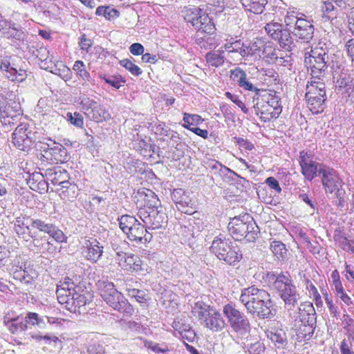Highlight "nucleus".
<instances>
[{"instance_id": "nucleus-26", "label": "nucleus", "mask_w": 354, "mask_h": 354, "mask_svg": "<svg viewBox=\"0 0 354 354\" xmlns=\"http://www.w3.org/2000/svg\"><path fill=\"white\" fill-rule=\"evenodd\" d=\"M138 201L143 202V207L140 209H158L162 207L156 194L150 189H141L137 193Z\"/></svg>"}, {"instance_id": "nucleus-63", "label": "nucleus", "mask_w": 354, "mask_h": 354, "mask_svg": "<svg viewBox=\"0 0 354 354\" xmlns=\"http://www.w3.org/2000/svg\"><path fill=\"white\" fill-rule=\"evenodd\" d=\"M16 73H11V75H7V77L11 81H17L21 82L24 81L27 77L26 71L19 68V70L15 67Z\"/></svg>"}, {"instance_id": "nucleus-50", "label": "nucleus", "mask_w": 354, "mask_h": 354, "mask_svg": "<svg viewBox=\"0 0 354 354\" xmlns=\"http://www.w3.org/2000/svg\"><path fill=\"white\" fill-rule=\"evenodd\" d=\"M73 69L77 73V74L84 81L90 82L91 75L90 73L86 69V66L84 62L81 60H77L74 63Z\"/></svg>"}, {"instance_id": "nucleus-9", "label": "nucleus", "mask_w": 354, "mask_h": 354, "mask_svg": "<svg viewBox=\"0 0 354 354\" xmlns=\"http://www.w3.org/2000/svg\"><path fill=\"white\" fill-rule=\"evenodd\" d=\"M183 17L187 23H190L198 32L211 34L214 31V26L207 14L196 7H186L183 10Z\"/></svg>"}, {"instance_id": "nucleus-62", "label": "nucleus", "mask_w": 354, "mask_h": 354, "mask_svg": "<svg viewBox=\"0 0 354 354\" xmlns=\"http://www.w3.org/2000/svg\"><path fill=\"white\" fill-rule=\"evenodd\" d=\"M225 95L226 96L227 98H228L236 105H237L244 113H248V109L245 106L244 103L239 98L238 95L231 93L230 92L228 91L225 93Z\"/></svg>"}, {"instance_id": "nucleus-7", "label": "nucleus", "mask_w": 354, "mask_h": 354, "mask_svg": "<svg viewBox=\"0 0 354 354\" xmlns=\"http://www.w3.org/2000/svg\"><path fill=\"white\" fill-rule=\"evenodd\" d=\"M119 226L131 241L136 243H149L152 239V234L148 231L145 224H142L136 217L122 215L118 218Z\"/></svg>"}, {"instance_id": "nucleus-43", "label": "nucleus", "mask_w": 354, "mask_h": 354, "mask_svg": "<svg viewBox=\"0 0 354 354\" xmlns=\"http://www.w3.org/2000/svg\"><path fill=\"white\" fill-rule=\"evenodd\" d=\"M27 236L28 239H26V241H29L30 239H32L34 246L39 248V250L42 251L49 250L53 246V244L48 241V240L46 239V236L38 238L36 237V235L32 234L30 231L27 234Z\"/></svg>"}, {"instance_id": "nucleus-6", "label": "nucleus", "mask_w": 354, "mask_h": 354, "mask_svg": "<svg viewBox=\"0 0 354 354\" xmlns=\"http://www.w3.org/2000/svg\"><path fill=\"white\" fill-rule=\"evenodd\" d=\"M210 250L219 260L225 261L230 266L236 265L242 259L243 254L238 246L220 234L214 238L210 247Z\"/></svg>"}, {"instance_id": "nucleus-32", "label": "nucleus", "mask_w": 354, "mask_h": 354, "mask_svg": "<svg viewBox=\"0 0 354 354\" xmlns=\"http://www.w3.org/2000/svg\"><path fill=\"white\" fill-rule=\"evenodd\" d=\"M4 324L12 334H17L19 332L24 331L28 328L26 316L24 318L18 316L15 318L5 319Z\"/></svg>"}, {"instance_id": "nucleus-29", "label": "nucleus", "mask_w": 354, "mask_h": 354, "mask_svg": "<svg viewBox=\"0 0 354 354\" xmlns=\"http://www.w3.org/2000/svg\"><path fill=\"white\" fill-rule=\"evenodd\" d=\"M35 271L32 269H28L24 266L17 267L14 269L12 267V277L14 279L20 281L22 284L26 286H32L35 281Z\"/></svg>"}, {"instance_id": "nucleus-11", "label": "nucleus", "mask_w": 354, "mask_h": 354, "mask_svg": "<svg viewBox=\"0 0 354 354\" xmlns=\"http://www.w3.org/2000/svg\"><path fill=\"white\" fill-rule=\"evenodd\" d=\"M81 105L84 114L96 122H102L110 118L109 113L102 106L88 97H82Z\"/></svg>"}, {"instance_id": "nucleus-48", "label": "nucleus", "mask_w": 354, "mask_h": 354, "mask_svg": "<svg viewBox=\"0 0 354 354\" xmlns=\"http://www.w3.org/2000/svg\"><path fill=\"white\" fill-rule=\"evenodd\" d=\"M26 322L28 324L37 326L40 329H44L46 327V323L44 318L36 313H28L26 315Z\"/></svg>"}, {"instance_id": "nucleus-47", "label": "nucleus", "mask_w": 354, "mask_h": 354, "mask_svg": "<svg viewBox=\"0 0 354 354\" xmlns=\"http://www.w3.org/2000/svg\"><path fill=\"white\" fill-rule=\"evenodd\" d=\"M333 203L340 210L348 209V204L346 199V192L342 187L335 190V198Z\"/></svg>"}, {"instance_id": "nucleus-5", "label": "nucleus", "mask_w": 354, "mask_h": 354, "mask_svg": "<svg viewBox=\"0 0 354 354\" xmlns=\"http://www.w3.org/2000/svg\"><path fill=\"white\" fill-rule=\"evenodd\" d=\"M98 289L104 301L114 310L124 316H131L134 312L133 306L122 294L118 291L113 283L102 280L97 283Z\"/></svg>"}, {"instance_id": "nucleus-15", "label": "nucleus", "mask_w": 354, "mask_h": 354, "mask_svg": "<svg viewBox=\"0 0 354 354\" xmlns=\"http://www.w3.org/2000/svg\"><path fill=\"white\" fill-rule=\"evenodd\" d=\"M80 290L77 289L69 297L68 301L64 303L65 308L71 313H80L79 309L89 304L92 301L93 295L87 290L82 291V293H79Z\"/></svg>"}, {"instance_id": "nucleus-20", "label": "nucleus", "mask_w": 354, "mask_h": 354, "mask_svg": "<svg viewBox=\"0 0 354 354\" xmlns=\"http://www.w3.org/2000/svg\"><path fill=\"white\" fill-rule=\"evenodd\" d=\"M26 124H19L12 134V142L19 149L26 151L31 145L32 140L29 136L30 131L27 132Z\"/></svg>"}, {"instance_id": "nucleus-64", "label": "nucleus", "mask_w": 354, "mask_h": 354, "mask_svg": "<svg viewBox=\"0 0 354 354\" xmlns=\"http://www.w3.org/2000/svg\"><path fill=\"white\" fill-rule=\"evenodd\" d=\"M172 327L179 334L187 330L191 327V325L187 324L185 319H176L172 323Z\"/></svg>"}, {"instance_id": "nucleus-3", "label": "nucleus", "mask_w": 354, "mask_h": 354, "mask_svg": "<svg viewBox=\"0 0 354 354\" xmlns=\"http://www.w3.org/2000/svg\"><path fill=\"white\" fill-rule=\"evenodd\" d=\"M269 287L279 293L288 310L295 307L300 299V294L289 274L268 272L266 278Z\"/></svg>"}, {"instance_id": "nucleus-55", "label": "nucleus", "mask_w": 354, "mask_h": 354, "mask_svg": "<svg viewBox=\"0 0 354 354\" xmlns=\"http://www.w3.org/2000/svg\"><path fill=\"white\" fill-rule=\"evenodd\" d=\"M128 294L130 297H133L140 304H146L148 300V295L145 291L137 288H127Z\"/></svg>"}, {"instance_id": "nucleus-2", "label": "nucleus", "mask_w": 354, "mask_h": 354, "mask_svg": "<svg viewBox=\"0 0 354 354\" xmlns=\"http://www.w3.org/2000/svg\"><path fill=\"white\" fill-rule=\"evenodd\" d=\"M239 301L248 313L259 319H271L276 315L274 302L270 295L255 286L242 289Z\"/></svg>"}, {"instance_id": "nucleus-40", "label": "nucleus", "mask_w": 354, "mask_h": 354, "mask_svg": "<svg viewBox=\"0 0 354 354\" xmlns=\"http://www.w3.org/2000/svg\"><path fill=\"white\" fill-rule=\"evenodd\" d=\"M270 249L278 261H284L287 259L288 250L285 244L281 241H272L270 243Z\"/></svg>"}, {"instance_id": "nucleus-44", "label": "nucleus", "mask_w": 354, "mask_h": 354, "mask_svg": "<svg viewBox=\"0 0 354 354\" xmlns=\"http://www.w3.org/2000/svg\"><path fill=\"white\" fill-rule=\"evenodd\" d=\"M281 52L280 50L276 49L270 45H267L264 46L262 54L266 62L274 64Z\"/></svg>"}, {"instance_id": "nucleus-60", "label": "nucleus", "mask_w": 354, "mask_h": 354, "mask_svg": "<svg viewBox=\"0 0 354 354\" xmlns=\"http://www.w3.org/2000/svg\"><path fill=\"white\" fill-rule=\"evenodd\" d=\"M88 354H104L105 349L99 341H91L87 346Z\"/></svg>"}, {"instance_id": "nucleus-49", "label": "nucleus", "mask_w": 354, "mask_h": 354, "mask_svg": "<svg viewBox=\"0 0 354 354\" xmlns=\"http://www.w3.org/2000/svg\"><path fill=\"white\" fill-rule=\"evenodd\" d=\"M19 113V109H14L10 104L0 106V118L1 123H9L10 118H13L14 113Z\"/></svg>"}, {"instance_id": "nucleus-13", "label": "nucleus", "mask_w": 354, "mask_h": 354, "mask_svg": "<svg viewBox=\"0 0 354 354\" xmlns=\"http://www.w3.org/2000/svg\"><path fill=\"white\" fill-rule=\"evenodd\" d=\"M171 199L177 209L182 213L192 214L196 212L195 202L190 197V193L183 189H174L171 194Z\"/></svg>"}, {"instance_id": "nucleus-61", "label": "nucleus", "mask_w": 354, "mask_h": 354, "mask_svg": "<svg viewBox=\"0 0 354 354\" xmlns=\"http://www.w3.org/2000/svg\"><path fill=\"white\" fill-rule=\"evenodd\" d=\"M66 119L72 124L77 127H82L84 124L83 117L80 113L77 112H75L74 113L68 112L66 113Z\"/></svg>"}, {"instance_id": "nucleus-14", "label": "nucleus", "mask_w": 354, "mask_h": 354, "mask_svg": "<svg viewBox=\"0 0 354 354\" xmlns=\"http://www.w3.org/2000/svg\"><path fill=\"white\" fill-rule=\"evenodd\" d=\"M31 226L41 232L48 234L57 243H66L67 236L54 223L46 222L41 218H31Z\"/></svg>"}, {"instance_id": "nucleus-37", "label": "nucleus", "mask_w": 354, "mask_h": 354, "mask_svg": "<svg viewBox=\"0 0 354 354\" xmlns=\"http://www.w3.org/2000/svg\"><path fill=\"white\" fill-rule=\"evenodd\" d=\"M205 165L207 169L210 170V172L214 175L220 176L226 175L228 172H233L230 168L223 165L221 162L216 160L209 159L205 162Z\"/></svg>"}, {"instance_id": "nucleus-30", "label": "nucleus", "mask_w": 354, "mask_h": 354, "mask_svg": "<svg viewBox=\"0 0 354 354\" xmlns=\"http://www.w3.org/2000/svg\"><path fill=\"white\" fill-rule=\"evenodd\" d=\"M203 324L213 332H219L224 328L225 322L221 314L214 308Z\"/></svg>"}, {"instance_id": "nucleus-19", "label": "nucleus", "mask_w": 354, "mask_h": 354, "mask_svg": "<svg viewBox=\"0 0 354 354\" xmlns=\"http://www.w3.org/2000/svg\"><path fill=\"white\" fill-rule=\"evenodd\" d=\"M256 102L254 104V109L255 110V113L257 115H261V119L264 122L270 121L273 118H277L280 115V111L277 109V111L272 110L271 107H270L269 104L266 102V99L264 97H261V94H259L257 97H253V102Z\"/></svg>"}, {"instance_id": "nucleus-1", "label": "nucleus", "mask_w": 354, "mask_h": 354, "mask_svg": "<svg viewBox=\"0 0 354 354\" xmlns=\"http://www.w3.org/2000/svg\"><path fill=\"white\" fill-rule=\"evenodd\" d=\"M304 62L309 65L312 76L306 85V97H318L319 94L326 96L325 84L320 80L332 64L329 50L322 46H315L310 52L305 53Z\"/></svg>"}, {"instance_id": "nucleus-57", "label": "nucleus", "mask_w": 354, "mask_h": 354, "mask_svg": "<svg viewBox=\"0 0 354 354\" xmlns=\"http://www.w3.org/2000/svg\"><path fill=\"white\" fill-rule=\"evenodd\" d=\"M263 93V95L261 94V97H264V99H266V102L269 104L270 107L272 108V110L274 109V111H277V109H278L281 113V107L279 104V97L267 93L266 91Z\"/></svg>"}, {"instance_id": "nucleus-4", "label": "nucleus", "mask_w": 354, "mask_h": 354, "mask_svg": "<svg viewBox=\"0 0 354 354\" xmlns=\"http://www.w3.org/2000/svg\"><path fill=\"white\" fill-rule=\"evenodd\" d=\"M227 229L232 237L238 241L254 242L260 233L259 227L248 214L231 218Z\"/></svg>"}, {"instance_id": "nucleus-34", "label": "nucleus", "mask_w": 354, "mask_h": 354, "mask_svg": "<svg viewBox=\"0 0 354 354\" xmlns=\"http://www.w3.org/2000/svg\"><path fill=\"white\" fill-rule=\"evenodd\" d=\"M3 37L12 42H21L26 39L27 35L20 25H17L12 21V26H9Z\"/></svg>"}, {"instance_id": "nucleus-28", "label": "nucleus", "mask_w": 354, "mask_h": 354, "mask_svg": "<svg viewBox=\"0 0 354 354\" xmlns=\"http://www.w3.org/2000/svg\"><path fill=\"white\" fill-rule=\"evenodd\" d=\"M36 57L40 61L39 66L41 68L49 71L50 72L57 74V66L55 64L52 58L49 57V50L45 46H41L34 53Z\"/></svg>"}, {"instance_id": "nucleus-45", "label": "nucleus", "mask_w": 354, "mask_h": 354, "mask_svg": "<svg viewBox=\"0 0 354 354\" xmlns=\"http://www.w3.org/2000/svg\"><path fill=\"white\" fill-rule=\"evenodd\" d=\"M183 120L184 124H183L182 126L188 130L192 128L191 126L201 124L204 121L201 115L188 113H183Z\"/></svg>"}, {"instance_id": "nucleus-46", "label": "nucleus", "mask_w": 354, "mask_h": 354, "mask_svg": "<svg viewBox=\"0 0 354 354\" xmlns=\"http://www.w3.org/2000/svg\"><path fill=\"white\" fill-rule=\"evenodd\" d=\"M120 12L115 8L109 6H98L95 10V15L103 16L108 20L117 18Z\"/></svg>"}, {"instance_id": "nucleus-24", "label": "nucleus", "mask_w": 354, "mask_h": 354, "mask_svg": "<svg viewBox=\"0 0 354 354\" xmlns=\"http://www.w3.org/2000/svg\"><path fill=\"white\" fill-rule=\"evenodd\" d=\"M82 253L87 260L95 263L103 254V246L96 239H91L86 241Z\"/></svg>"}, {"instance_id": "nucleus-58", "label": "nucleus", "mask_w": 354, "mask_h": 354, "mask_svg": "<svg viewBox=\"0 0 354 354\" xmlns=\"http://www.w3.org/2000/svg\"><path fill=\"white\" fill-rule=\"evenodd\" d=\"M239 86L245 91L254 92L255 97H257L262 92H265L264 90L257 88L252 82H250V79L248 77V75L245 77V80L239 85Z\"/></svg>"}, {"instance_id": "nucleus-54", "label": "nucleus", "mask_w": 354, "mask_h": 354, "mask_svg": "<svg viewBox=\"0 0 354 354\" xmlns=\"http://www.w3.org/2000/svg\"><path fill=\"white\" fill-rule=\"evenodd\" d=\"M205 58L209 65L214 67H219L224 63V57L215 52L207 53Z\"/></svg>"}, {"instance_id": "nucleus-21", "label": "nucleus", "mask_w": 354, "mask_h": 354, "mask_svg": "<svg viewBox=\"0 0 354 354\" xmlns=\"http://www.w3.org/2000/svg\"><path fill=\"white\" fill-rule=\"evenodd\" d=\"M234 341L248 354H261L265 351L263 343L259 340L253 339L252 337L249 334L246 335V337H236V339H234Z\"/></svg>"}, {"instance_id": "nucleus-33", "label": "nucleus", "mask_w": 354, "mask_h": 354, "mask_svg": "<svg viewBox=\"0 0 354 354\" xmlns=\"http://www.w3.org/2000/svg\"><path fill=\"white\" fill-rule=\"evenodd\" d=\"M213 308L214 307L210 305H208L202 301H198L196 302L194 306L192 307V313L196 318L201 321L203 324L205 319H206L209 315L210 312L212 311Z\"/></svg>"}, {"instance_id": "nucleus-51", "label": "nucleus", "mask_w": 354, "mask_h": 354, "mask_svg": "<svg viewBox=\"0 0 354 354\" xmlns=\"http://www.w3.org/2000/svg\"><path fill=\"white\" fill-rule=\"evenodd\" d=\"M265 30L267 33L275 40L279 38V34L283 30L282 24L277 22L269 23L266 25Z\"/></svg>"}, {"instance_id": "nucleus-38", "label": "nucleus", "mask_w": 354, "mask_h": 354, "mask_svg": "<svg viewBox=\"0 0 354 354\" xmlns=\"http://www.w3.org/2000/svg\"><path fill=\"white\" fill-rule=\"evenodd\" d=\"M79 194V189L77 185L68 183L60 189L59 196L63 200L73 201Z\"/></svg>"}, {"instance_id": "nucleus-17", "label": "nucleus", "mask_w": 354, "mask_h": 354, "mask_svg": "<svg viewBox=\"0 0 354 354\" xmlns=\"http://www.w3.org/2000/svg\"><path fill=\"white\" fill-rule=\"evenodd\" d=\"M322 185L326 193L332 194L339 187H342V180L339 177L336 171L328 167H326L322 171L321 176Z\"/></svg>"}, {"instance_id": "nucleus-59", "label": "nucleus", "mask_w": 354, "mask_h": 354, "mask_svg": "<svg viewBox=\"0 0 354 354\" xmlns=\"http://www.w3.org/2000/svg\"><path fill=\"white\" fill-rule=\"evenodd\" d=\"M15 64L11 62V57H4L0 65V69L2 72H6L7 75H11V73H16L15 71Z\"/></svg>"}, {"instance_id": "nucleus-42", "label": "nucleus", "mask_w": 354, "mask_h": 354, "mask_svg": "<svg viewBox=\"0 0 354 354\" xmlns=\"http://www.w3.org/2000/svg\"><path fill=\"white\" fill-rule=\"evenodd\" d=\"M267 3V0H243L242 1L243 6L247 8L248 10L255 14L263 12Z\"/></svg>"}, {"instance_id": "nucleus-16", "label": "nucleus", "mask_w": 354, "mask_h": 354, "mask_svg": "<svg viewBox=\"0 0 354 354\" xmlns=\"http://www.w3.org/2000/svg\"><path fill=\"white\" fill-rule=\"evenodd\" d=\"M317 315L315 310L311 303H304L299 307L298 316L296 321L299 320L304 326L309 327L311 330L308 333H313L316 324Z\"/></svg>"}, {"instance_id": "nucleus-22", "label": "nucleus", "mask_w": 354, "mask_h": 354, "mask_svg": "<svg viewBox=\"0 0 354 354\" xmlns=\"http://www.w3.org/2000/svg\"><path fill=\"white\" fill-rule=\"evenodd\" d=\"M77 289L80 290V287L76 286L71 279L66 277L63 281H59L57 285L56 295L59 304H64L68 301L69 297Z\"/></svg>"}, {"instance_id": "nucleus-53", "label": "nucleus", "mask_w": 354, "mask_h": 354, "mask_svg": "<svg viewBox=\"0 0 354 354\" xmlns=\"http://www.w3.org/2000/svg\"><path fill=\"white\" fill-rule=\"evenodd\" d=\"M230 80L235 82L238 86L245 80L247 73L240 67H236L230 71Z\"/></svg>"}, {"instance_id": "nucleus-8", "label": "nucleus", "mask_w": 354, "mask_h": 354, "mask_svg": "<svg viewBox=\"0 0 354 354\" xmlns=\"http://www.w3.org/2000/svg\"><path fill=\"white\" fill-rule=\"evenodd\" d=\"M223 312L232 330L236 334L235 339L249 334L250 324L248 318L243 312L230 304L223 306Z\"/></svg>"}, {"instance_id": "nucleus-36", "label": "nucleus", "mask_w": 354, "mask_h": 354, "mask_svg": "<svg viewBox=\"0 0 354 354\" xmlns=\"http://www.w3.org/2000/svg\"><path fill=\"white\" fill-rule=\"evenodd\" d=\"M318 97H306L308 102V106L313 113H319L324 111L325 108L326 96L319 94Z\"/></svg>"}, {"instance_id": "nucleus-56", "label": "nucleus", "mask_w": 354, "mask_h": 354, "mask_svg": "<svg viewBox=\"0 0 354 354\" xmlns=\"http://www.w3.org/2000/svg\"><path fill=\"white\" fill-rule=\"evenodd\" d=\"M120 63L122 66L124 67L135 76H139L142 73L141 68L133 64L130 59H124L121 60Z\"/></svg>"}, {"instance_id": "nucleus-39", "label": "nucleus", "mask_w": 354, "mask_h": 354, "mask_svg": "<svg viewBox=\"0 0 354 354\" xmlns=\"http://www.w3.org/2000/svg\"><path fill=\"white\" fill-rule=\"evenodd\" d=\"M275 40L278 41L280 47L288 52L292 51L293 48L295 47L293 37L287 29H283L279 35V38Z\"/></svg>"}, {"instance_id": "nucleus-10", "label": "nucleus", "mask_w": 354, "mask_h": 354, "mask_svg": "<svg viewBox=\"0 0 354 354\" xmlns=\"http://www.w3.org/2000/svg\"><path fill=\"white\" fill-rule=\"evenodd\" d=\"M137 216L142 221L147 230L164 227L167 223V216L162 207L158 209H139Z\"/></svg>"}, {"instance_id": "nucleus-52", "label": "nucleus", "mask_w": 354, "mask_h": 354, "mask_svg": "<svg viewBox=\"0 0 354 354\" xmlns=\"http://www.w3.org/2000/svg\"><path fill=\"white\" fill-rule=\"evenodd\" d=\"M304 15L295 13V12H288L285 17L284 22L287 26L295 28L299 24V21L304 19Z\"/></svg>"}, {"instance_id": "nucleus-41", "label": "nucleus", "mask_w": 354, "mask_h": 354, "mask_svg": "<svg viewBox=\"0 0 354 354\" xmlns=\"http://www.w3.org/2000/svg\"><path fill=\"white\" fill-rule=\"evenodd\" d=\"M263 46V42L261 40L243 43V48L240 50V55L242 57L252 56L259 52Z\"/></svg>"}, {"instance_id": "nucleus-18", "label": "nucleus", "mask_w": 354, "mask_h": 354, "mask_svg": "<svg viewBox=\"0 0 354 354\" xmlns=\"http://www.w3.org/2000/svg\"><path fill=\"white\" fill-rule=\"evenodd\" d=\"M42 156L51 163H63L68 161L67 149L61 144L53 142V146L48 145V148L43 150Z\"/></svg>"}, {"instance_id": "nucleus-23", "label": "nucleus", "mask_w": 354, "mask_h": 354, "mask_svg": "<svg viewBox=\"0 0 354 354\" xmlns=\"http://www.w3.org/2000/svg\"><path fill=\"white\" fill-rule=\"evenodd\" d=\"M45 178L52 184L59 185L62 187L69 183V174L66 169L61 167L48 168L44 171Z\"/></svg>"}, {"instance_id": "nucleus-25", "label": "nucleus", "mask_w": 354, "mask_h": 354, "mask_svg": "<svg viewBox=\"0 0 354 354\" xmlns=\"http://www.w3.org/2000/svg\"><path fill=\"white\" fill-rule=\"evenodd\" d=\"M314 30L311 22L304 18L299 21V24L293 29L292 34L304 42L308 43L313 37Z\"/></svg>"}, {"instance_id": "nucleus-12", "label": "nucleus", "mask_w": 354, "mask_h": 354, "mask_svg": "<svg viewBox=\"0 0 354 354\" xmlns=\"http://www.w3.org/2000/svg\"><path fill=\"white\" fill-rule=\"evenodd\" d=\"M299 164L302 174L309 181L312 180L315 176H321L322 171L326 167L310 159L308 153L304 151L300 152Z\"/></svg>"}, {"instance_id": "nucleus-31", "label": "nucleus", "mask_w": 354, "mask_h": 354, "mask_svg": "<svg viewBox=\"0 0 354 354\" xmlns=\"http://www.w3.org/2000/svg\"><path fill=\"white\" fill-rule=\"evenodd\" d=\"M267 336L278 348H283L288 344L286 330L282 328H272Z\"/></svg>"}, {"instance_id": "nucleus-35", "label": "nucleus", "mask_w": 354, "mask_h": 354, "mask_svg": "<svg viewBox=\"0 0 354 354\" xmlns=\"http://www.w3.org/2000/svg\"><path fill=\"white\" fill-rule=\"evenodd\" d=\"M122 268L131 272H138L145 270L140 257L132 253H129L124 260Z\"/></svg>"}, {"instance_id": "nucleus-27", "label": "nucleus", "mask_w": 354, "mask_h": 354, "mask_svg": "<svg viewBox=\"0 0 354 354\" xmlns=\"http://www.w3.org/2000/svg\"><path fill=\"white\" fill-rule=\"evenodd\" d=\"M335 88L339 93L350 96L354 91V79L351 74L341 72L335 82Z\"/></svg>"}]
</instances>
